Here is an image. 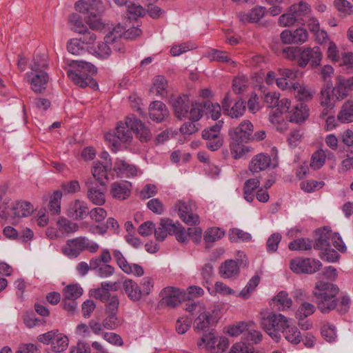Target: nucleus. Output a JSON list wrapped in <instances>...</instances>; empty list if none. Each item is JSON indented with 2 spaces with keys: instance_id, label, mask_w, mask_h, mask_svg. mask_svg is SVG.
Instances as JSON below:
<instances>
[{
  "instance_id": "obj_33",
  "label": "nucleus",
  "mask_w": 353,
  "mask_h": 353,
  "mask_svg": "<svg viewBox=\"0 0 353 353\" xmlns=\"http://www.w3.org/2000/svg\"><path fill=\"white\" fill-rule=\"evenodd\" d=\"M172 106L175 116L180 119H185L190 108L189 99L186 96L178 97L174 100Z\"/></svg>"
},
{
  "instance_id": "obj_28",
  "label": "nucleus",
  "mask_w": 353,
  "mask_h": 353,
  "mask_svg": "<svg viewBox=\"0 0 353 353\" xmlns=\"http://www.w3.org/2000/svg\"><path fill=\"white\" fill-rule=\"evenodd\" d=\"M149 114L151 119L161 122L169 114L165 105L159 101L152 102L149 107Z\"/></svg>"
},
{
  "instance_id": "obj_5",
  "label": "nucleus",
  "mask_w": 353,
  "mask_h": 353,
  "mask_svg": "<svg viewBox=\"0 0 353 353\" xmlns=\"http://www.w3.org/2000/svg\"><path fill=\"white\" fill-rule=\"evenodd\" d=\"M130 119H133V116L127 117L125 121L119 122L114 132H108L105 134V139L112 151L116 152L119 150V142L130 143L132 141L133 130L131 129V123L128 122Z\"/></svg>"
},
{
  "instance_id": "obj_36",
  "label": "nucleus",
  "mask_w": 353,
  "mask_h": 353,
  "mask_svg": "<svg viewBox=\"0 0 353 353\" xmlns=\"http://www.w3.org/2000/svg\"><path fill=\"white\" fill-rule=\"evenodd\" d=\"M285 339L292 344H299L302 340V336L299 329L295 326L290 325L289 321H287L286 326L281 330Z\"/></svg>"
},
{
  "instance_id": "obj_22",
  "label": "nucleus",
  "mask_w": 353,
  "mask_h": 353,
  "mask_svg": "<svg viewBox=\"0 0 353 353\" xmlns=\"http://www.w3.org/2000/svg\"><path fill=\"white\" fill-rule=\"evenodd\" d=\"M28 81L31 84L32 90L35 92H41L46 89L48 81V75L44 71L39 72H31L27 74Z\"/></svg>"
},
{
  "instance_id": "obj_29",
  "label": "nucleus",
  "mask_w": 353,
  "mask_h": 353,
  "mask_svg": "<svg viewBox=\"0 0 353 353\" xmlns=\"http://www.w3.org/2000/svg\"><path fill=\"white\" fill-rule=\"evenodd\" d=\"M270 164V157L267 154L260 153L252 158L249 168L252 172H258L266 170Z\"/></svg>"
},
{
  "instance_id": "obj_13",
  "label": "nucleus",
  "mask_w": 353,
  "mask_h": 353,
  "mask_svg": "<svg viewBox=\"0 0 353 353\" xmlns=\"http://www.w3.org/2000/svg\"><path fill=\"white\" fill-rule=\"evenodd\" d=\"M174 208L180 219L187 225H196L199 223V216L193 212V205L190 202L178 201Z\"/></svg>"
},
{
  "instance_id": "obj_9",
  "label": "nucleus",
  "mask_w": 353,
  "mask_h": 353,
  "mask_svg": "<svg viewBox=\"0 0 353 353\" xmlns=\"http://www.w3.org/2000/svg\"><path fill=\"white\" fill-rule=\"evenodd\" d=\"M229 341L225 337L216 336L214 333L205 334L198 341L197 345L205 349L209 353H221L228 347Z\"/></svg>"
},
{
  "instance_id": "obj_62",
  "label": "nucleus",
  "mask_w": 353,
  "mask_h": 353,
  "mask_svg": "<svg viewBox=\"0 0 353 353\" xmlns=\"http://www.w3.org/2000/svg\"><path fill=\"white\" fill-rule=\"evenodd\" d=\"M125 29V27L121 24H118L104 37V40L106 43H112L116 41L118 39L123 38Z\"/></svg>"
},
{
  "instance_id": "obj_51",
  "label": "nucleus",
  "mask_w": 353,
  "mask_h": 353,
  "mask_svg": "<svg viewBox=\"0 0 353 353\" xmlns=\"http://www.w3.org/2000/svg\"><path fill=\"white\" fill-rule=\"evenodd\" d=\"M249 326V322L241 321L229 325L227 328V333L231 336H238L243 334L245 337L246 331Z\"/></svg>"
},
{
  "instance_id": "obj_8",
  "label": "nucleus",
  "mask_w": 353,
  "mask_h": 353,
  "mask_svg": "<svg viewBox=\"0 0 353 353\" xmlns=\"http://www.w3.org/2000/svg\"><path fill=\"white\" fill-rule=\"evenodd\" d=\"M99 246L97 243L90 241L85 236H80L67 241L66 245L63 248L64 254L69 257H77L85 250L92 253L97 252Z\"/></svg>"
},
{
  "instance_id": "obj_47",
  "label": "nucleus",
  "mask_w": 353,
  "mask_h": 353,
  "mask_svg": "<svg viewBox=\"0 0 353 353\" xmlns=\"http://www.w3.org/2000/svg\"><path fill=\"white\" fill-rule=\"evenodd\" d=\"M82 288L78 284H71L65 287L63 290V295L65 299L76 300L83 294Z\"/></svg>"
},
{
  "instance_id": "obj_14",
  "label": "nucleus",
  "mask_w": 353,
  "mask_h": 353,
  "mask_svg": "<svg viewBox=\"0 0 353 353\" xmlns=\"http://www.w3.org/2000/svg\"><path fill=\"white\" fill-rule=\"evenodd\" d=\"M113 257L119 267L128 274H133L137 276H141L144 274L143 268L135 263H129L123 254L118 250L112 251Z\"/></svg>"
},
{
  "instance_id": "obj_24",
  "label": "nucleus",
  "mask_w": 353,
  "mask_h": 353,
  "mask_svg": "<svg viewBox=\"0 0 353 353\" xmlns=\"http://www.w3.org/2000/svg\"><path fill=\"white\" fill-rule=\"evenodd\" d=\"M114 170L119 176L131 177L141 174V171L135 165L121 159L115 161Z\"/></svg>"
},
{
  "instance_id": "obj_34",
  "label": "nucleus",
  "mask_w": 353,
  "mask_h": 353,
  "mask_svg": "<svg viewBox=\"0 0 353 353\" xmlns=\"http://www.w3.org/2000/svg\"><path fill=\"white\" fill-rule=\"evenodd\" d=\"M118 286L116 283L103 282L101 288L96 289L93 292V296L97 299H99L102 302H106L111 296L109 290L116 291Z\"/></svg>"
},
{
  "instance_id": "obj_30",
  "label": "nucleus",
  "mask_w": 353,
  "mask_h": 353,
  "mask_svg": "<svg viewBox=\"0 0 353 353\" xmlns=\"http://www.w3.org/2000/svg\"><path fill=\"white\" fill-rule=\"evenodd\" d=\"M205 57L208 58L210 61L225 63L229 68H234L237 65L236 62L232 60L227 53L223 51L210 49L205 52Z\"/></svg>"
},
{
  "instance_id": "obj_49",
  "label": "nucleus",
  "mask_w": 353,
  "mask_h": 353,
  "mask_svg": "<svg viewBox=\"0 0 353 353\" xmlns=\"http://www.w3.org/2000/svg\"><path fill=\"white\" fill-rule=\"evenodd\" d=\"M88 199L94 205H102L105 202V194L97 188H88Z\"/></svg>"
},
{
  "instance_id": "obj_23",
  "label": "nucleus",
  "mask_w": 353,
  "mask_h": 353,
  "mask_svg": "<svg viewBox=\"0 0 353 353\" xmlns=\"http://www.w3.org/2000/svg\"><path fill=\"white\" fill-rule=\"evenodd\" d=\"M131 188V183L127 181L114 182L110 186V194L117 199L125 200L130 196Z\"/></svg>"
},
{
  "instance_id": "obj_32",
  "label": "nucleus",
  "mask_w": 353,
  "mask_h": 353,
  "mask_svg": "<svg viewBox=\"0 0 353 353\" xmlns=\"http://www.w3.org/2000/svg\"><path fill=\"white\" fill-rule=\"evenodd\" d=\"M122 286L125 293L131 301H137L141 298L142 291L138 284L133 280H125Z\"/></svg>"
},
{
  "instance_id": "obj_1",
  "label": "nucleus",
  "mask_w": 353,
  "mask_h": 353,
  "mask_svg": "<svg viewBox=\"0 0 353 353\" xmlns=\"http://www.w3.org/2000/svg\"><path fill=\"white\" fill-rule=\"evenodd\" d=\"M339 288L332 283L319 281L313 290L317 307L321 312L327 313L337 307V297Z\"/></svg>"
},
{
  "instance_id": "obj_54",
  "label": "nucleus",
  "mask_w": 353,
  "mask_h": 353,
  "mask_svg": "<svg viewBox=\"0 0 353 353\" xmlns=\"http://www.w3.org/2000/svg\"><path fill=\"white\" fill-rule=\"evenodd\" d=\"M127 11L130 16L128 19H125V21H126V22H129V23H131V17L137 19V17L143 16L145 12V9L141 6L138 5L136 3H130L128 4L127 6Z\"/></svg>"
},
{
  "instance_id": "obj_7",
  "label": "nucleus",
  "mask_w": 353,
  "mask_h": 353,
  "mask_svg": "<svg viewBox=\"0 0 353 353\" xmlns=\"http://www.w3.org/2000/svg\"><path fill=\"white\" fill-rule=\"evenodd\" d=\"M310 12L309 5L303 1L294 3L290 6L287 12L281 14L278 20V23L281 27H288L301 23L302 17L308 14Z\"/></svg>"
},
{
  "instance_id": "obj_17",
  "label": "nucleus",
  "mask_w": 353,
  "mask_h": 353,
  "mask_svg": "<svg viewBox=\"0 0 353 353\" xmlns=\"http://www.w3.org/2000/svg\"><path fill=\"white\" fill-rule=\"evenodd\" d=\"M66 213L74 220H83L89 214L88 204L83 201L77 199L70 203Z\"/></svg>"
},
{
  "instance_id": "obj_59",
  "label": "nucleus",
  "mask_w": 353,
  "mask_h": 353,
  "mask_svg": "<svg viewBox=\"0 0 353 353\" xmlns=\"http://www.w3.org/2000/svg\"><path fill=\"white\" fill-rule=\"evenodd\" d=\"M350 298L345 292H341L337 298V307L335 308L341 314L348 312L350 307Z\"/></svg>"
},
{
  "instance_id": "obj_27",
  "label": "nucleus",
  "mask_w": 353,
  "mask_h": 353,
  "mask_svg": "<svg viewBox=\"0 0 353 353\" xmlns=\"http://www.w3.org/2000/svg\"><path fill=\"white\" fill-rule=\"evenodd\" d=\"M128 122H131V129L141 141L146 142L151 139L152 133L150 129L140 120L133 117V119H130Z\"/></svg>"
},
{
  "instance_id": "obj_16",
  "label": "nucleus",
  "mask_w": 353,
  "mask_h": 353,
  "mask_svg": "<svg viewBox=\"0 0 353 353\" xmlns=\"http://www.w3.org/2000/svg\"><path fill=\"white\" fill-rule=\"evenodd\" d=\"M279 74L280 77L276 79L277 86L283 90H290L292 87V84L296 79H298L301 73L299 70H292L288 68H283L279 70Z\"/></svg>"
},
{
  "instance_id": "obj_61",
  "label": "nucleus",
  "mask_w": 353,
  "mask_h": 353,
  "mask_svg": "<svg viewBox=\"0 0 353 353\" xmlns=\"http://www.w3.org/2000/svg\"><path fill=\"white\" fill-rule=\"evenodd\" d=\"M67 49L70 53L76 55L81 54L85 51L83 43L77 38L72 39L68 42Z\"/></svg>"
},
{
  "instance_id": "obj_39",
  "label": "nucleus",
  "mask_w": 353,
  "mask_h": 353,
  "mask_svg": "<svg viewBox=\"0 0 353 353\" xmlns=\"http://www.w3.org/2000/svg\"><path fill=\"white\" fill-rule=\"evenodd\" d=\"M244 142V141H241L236 139H231L230 148L231 151V155L234 159H240L245 153L250 152L248 147L243 144Z\"/></svg>"
},
{
  "instance_id": "obj_10",
  "label": "nucleus",
  "mask_w": 353,
  "mask_h": 353,
  "mask_svg": "<svg viewBox=\"0 0 353 353\" xmlns=\"http://www.w3.org/2000/svg\"><path fill=\"white\" fill-rule=\"evenodd\" d=\"M223 121H219L216 124L202 132V137L206 141V147L211 151L219 150L223 145V139L220 134Z\"/></svg>"
},
{
  "instance_id": "obj_64",
  "label": "nucleus",
  "mask_w": 353,
  "mask_h": 353,
  "mask_svg": "<svg viewBox=\"0 0 353 353\" xmlns=\"http://www.w3.org/2000/svg\"><path fill=\"white\" fill-rule=\"evenodd\" d=\"M248 85V79L245 76H238L233 80L232 88L235 93L245 91Z\"/></svg>"
},
{
  "instance_id": "obj_41",
  "label": "nucleus",
  "mask_w": 353,
  "mask_h": 353,
  "mask_svg": "<svg viewBox=\"0 0 353 353\" xmlns=\"http://www.w3.org/2000/svg\"><path fill=\"white\" fill-rule=\"evenodd\" d=\"M204 108L205 106L203 103L192 102L191 104L190 103V108L185 119H188L192 121H199L203 116Z\"/></svg>"
},
{
  "instance_id": "obj_25",
  "label": "nucleus",
  "mask_w": 353,
  "mask_h": 353,
  "mask_svg": "<svg viewBox=\"0 0 353 353\" xmlns=\"http://www.w3.org/2000/svg\"><path fill=\"white\" fill-rule=\"evenodd\" d=\"M112 162H105V165L102 164L99 161L94 162L92 169V174L94 178L101 184L105 185L108 180L107 176L108 170L112 168Z\"/></svg>"
},
{
  "instance_id": "obj_56",
  "label": "nucleus",
  "mask_w": 353,
  "mask_h": 353,
  "mask_svg": "<svg viewBox=\"0 0 353 353\" xmlns=\"http://www.w3.org/2000/svg\"><path fill=\"white\" fill-rule=\"evenodd\" d=\"M62 193L60 191H55L50 197L49 202V210L53 214H58L61 212V200Z\"/></svg>"
},
{
  "instance_id": "obj_48",
  "label": "nucleus",
  "mask_w": 353,
  "mask_h": 353,
  "mask_svg": "<svg viewBox=\"0 0 353 353\" xmlns=\"http://www.w3.org/2000/svg\"><path fill=\"white\" fill-rule=\"evenodd\" d=\"M279 310H285L292 305V301L285 291H281L273 299Z\"/></svg>"
},
{
  "instance_id": "obj_60",
  "label": "nucleus",
  "mask_w": 353,
  "mask_h": 353,
  "mask_svg": "<svg viewBox=\"0 0 353 353\" xmlns=\"http://www.w3.org/2000/svg\"><path fill=\"white\" fill-rule=\"evenodd\" d=\"M248 328L244 339L255 344L260 343L263 339L261 332L254 329V324L252 322H249Z\"/></svg>"
},
{
  "instance_id": "obj_57",
  "label": "nucleus",
  "mask_w": 353,
  "mask_h": 353,
  "mask_svg": "<svg viewBox=\"0 0 353 353\" xmlns=\"http://www.w3.org/2000/svg\"><path fill=\"white\" fill-rule=\"evenodd\" d=\"M225 232L219 228H211L205 231L204 240L206 243H213L221 239Z\"/></svg>"
},
{
  "instance_id": "obj_52",
  "label": "nucleus",
  "mask_w": 353,
  "mask_h": 353,
  "mask_svg": "<svg viewBox=\"0 0 353 353\" xmlns=\"http://www.w3.org/2000/svg\"><path fill=\"white\" fill-rule=\"evenodd\" d=\"M326 152L329 154L330 153L322 149H319L313 153L310 161L311 168L314 170H318L324 165L327 156Z\"/></svg>"
},
{
  "instance_id": "obj_38",
  "label": "nucleus",
  "mask_w": 353,
  "mask_h": 353,
  "mask_svg": "<svg viewBox=\"0 0 353 353\" xmlns=\"http://www.w3.org/2000/svg\"><path fill=\"white\" fill-rule=\"evenodd\" d=\"M336 99H343L347 96L348 92L352 90L346 78L339 76L336 78L335 86L332 88Z\"/></svg>"
},
{
  "instance_id": "obj_46",
  "label": "nucleus",
  "mask_w": 353,
  "mask_h": 353,
  "mask_svg": "<svg viewBox=\"0 0 353 353\" xmlns=\"http://www.w3.org/2000/svg\"><path fill=\"white\" fill-rule=\"evenodd\" d=\"M68 21L70 29L78 34L85 32L88 28L87 26L83 23L81 17L77 13L71 14L69 16Z\"/></svg>"
},
{
  "instance_id": "obj_35",
  "label": "nucleus",
  "mask_w": 353,
  "mask_h": 353,
  "mask_svg": "<svg viewBox=\"0 0 353 353\" xmlns=\"http://www.w3.org/2000/svg\"><path fill=\"white\" fill-rule=\"evenodd\" d=\"M266 10L262 6H256L248 12L239 14V19L243 22L256 23L265 14Z\"/></svg>"
},
{
  "instance_id": "obj_26",
  "label": "nucleus",
  "mask_w": 353,
  "mask_h": 353,
  "mask_svg": "<svg viewBox=\"0 0 353 353\" xmlns=\"http://www.w3.org/2000/svg\"><path fill=\"white\" fill-rule=\"evenodd\" d=\"M309 116L307 105L303 103H299L293 106L288 112V119L290 122L301 123L304 122Z\"/></svg>"
},
{
  "instance_id": "obj_12",
  "label": "nucleus",
  "mask_w": 353,
  "mask_h": 353,
  "mask_svg": "<svg viewBox=\"0 0 353 353\" xmlns=\"http://www.w3.org/2000/svg\"><path fill=\"white\" fill-rule=\"evenodd\" d=\"M290 269L296 273L312 274L318 271L321 263L312 259L296 258L292 259L290 263Z\"/></svg>"
},
{
  "instance_id": "obj_50",
  "label": "nucleus",
  "mask_w": 353,
  "mask_h": 353,
  "mask_svg": "<svg viewBox=\"0 0 353 353\" xmlns=\"http://www.w3.org/2000/svg\"><path fill=\"white\" fill-rule=\"evenodd\" d=\"M259 282V276L254 275L250 279L245 287L236 296L242 297L244 299H248L250 295L254 291Z\"/></svg>"
},
{
  "instance_id": "obj_43",
  "label": "nucleus",
  "mask_w": 353,
  "mask_h": 353,
  "mask_svg": "<svg viewBox=\"0 0 353 353\" xmlns=\"http://www.w3.org/2000/svg\"><path fill=\"white\" fill-rule=\"evenodd\" d=\"M168 81L164 76L158 75L153 80L152 92L161 97H164L167 94Z\"/></svg>"
},
{
  "instance_id": "obj_42",
  "label": "nucleus",
  "mask_w": 353,
  "mask_h": 353,
  "mask_svg": "<svg viewBox=\"0 0 353 353\" xmlns=\"http://www.w3.org/2000/svg\"><path fill=\"white\" fill-rule=\"evenodd\" d=\"M335 93L330 88H324L321 92L320 103L325 109H331L336 101Z\"/></svg>"
},
{
  "instance_id": "obj_3",
  "label": "nucleus",
  "mask_w": 353,
  "mask_h": 353,
  "mask_svg": "<svg viewBox=\"0 0 353 353\" xmlns=\"http://www.w3.org/2000/svg\"><path fill=\"white\" fill-rule=\"evenodd\" d=\"M283 56L290 60L294 61L300 67H305L310 61L312 67L319 65L322 59V52L318 46L313 48L286 47L283 50Z\"/></svg>"
},
{
  "instance_id": "obj_18",
  "label": "nucleus",
  "mask_w": 353,
  "mask_h": 353,
  "mask_svg": "<svg viewBox=\"0 0 353 353\" xmlns=\"http://www.w3.org/2000/svg\"><path fill=\"white\" fill-rule=\"evenodd\" d=\"M231 99L230 94L228 93L222 102V108L224 114L230 116L232 118H238L242 116L245 110V105L243 101L238 100L230 108Z\"/></svg>"
},
{
  "instance_id": "obj_19",
  "label": "nucleus",
  "mask_w": 353,
  "mask_h": 353,
  "mask_svg": "<svg viewBox=\"0 0 353 353\" xmlns=\"http://www.w3.org/2000/svg\"><path fill=\"white\" fill-rule=\"evenodd\" d=\"M254 127L248 120L242 121L239 126L234 128L229 131L230 139H236L241 141H248L253 132Z\"/></svg>"
},
{
  "instance_id": "obj_2",
  "label": "nucleus",
  "mask_w": 353,
  "mask_h": 353,
  "mask_svg": "<svg viewBox=\"0 0 353 353\" xmlns=\"http://www.w3.org/2000/svg\"><path fill=\"white\" fill-rule=\"evenodd\" d=\"M70 66L72 69L68 70L67 74L75 85L82 88L88 86L92 88L98 87L97 81L92 77L97 73L94 65L84 61H73Z\"/></svg>"
},
{
  "instance_id": "obj_55",
  "label": "nucleus",
  "mask_w": 353,
  "mask_h": 353,
  "mask_svg": "<svg viewBox=\"0 0 353 353\" xmlns=\"http://www.w3.org/2000/svg\"><path fill=\"white\" fill-rule=\"evenodd\" d=\"M322 337L327 342L332 343L335 341L336 334L335 327L329 323H323L321 327Z\"/></svg>"
},
{
  "instance_id": "obj_11",
  "label": "nucleus",
  "mask_w": 353,
  "mask_h": 353,
  "mask_svg": "<svg viewBox=\"0 0 353 353\" xmlns=\"http://www.w3.org/2000/svg\"><path fill=\"white\" fill-rule=\"evenodd\" d=\"M161 303L168 307H177L186 299V293L183 290L174 287H166L160 293Z\"/></svg>"
},
{
  "instance_id": "obj_20",
  "label": "nucleus",
  "mask_w": 353,
  "mask_h": 353,
  "mask_svg": "<svg viewBox=\"0 0 353 353\" xmlns=\"http://www.w3.org/2000/svg\"><path fill=\"white\" fill-rule=\"evenodd\" d=\"M33 205L28 201H16L8 212V217L16 219L26 217L33 212Z\"/></svg>"
},
{
  "instance_id": "obj_40",
  "label": "nucleus",
  "mask_w": 353,
  "mask_h": 353,
  "mask_svg": "<svg viewBox=\"0 0 353 353\" xmlns=\"http://www.w3.org/2000/svg\"><path fill=\"white\" fill-rule=\"evenodd\" d=\"M337 118L342 123L353 121V101L348 100L342 105Z\"/></svg>"
},
{
  "instance_id": "obj_58",
  "label": "nucleus",
  "mask_w": 353,
  "mask_h": 353,
  "mask_svg": "<svg viewBox=\"0 0 353 353\" xmlns=\"http://www.w3.org/2000/svg\"><path fill=\"white\" fill-rule=\"evenodd\" d=\"M312 247V241L307 239H298L292 242L288 245V248L290 250H308Z\"/></svg>"
},
{
  "instance_id": "obj_21",
  "label": "nucleus",
  "mask_w": 353,
  "mask_h": 353,
  "mask_svg": "<svg viewBox=\"0 0 353 353\" xmlns=\"http://www.w3.org/2000/svg\"><path fill=\"white\" fill-rule=\"evenodd\" d=\"M199 316L194 320V327L196 330H204L214 325L216 322V318L203 306L199 310Z\"/></svg>"
},
{
  "instance_id": "obj_37",
  "label": "nucleus",
  "mask_w": 353,
  "mask_h": 353,
  "mask_svg": "<svg viewBox=\"0 0 353 353\" xmlns=\"http://www.w3.org/2000/svg\"><path fill=\"white\" fill-rule=\"evenodd\" d=\"M290 90H293L295 98L299 101H308L313 97L312 90L299 82L292 84V87Z\"/></svg>"
},
{
  "instance_id": "obj_63",
  "label": "nucleus",
  "mask_w": 353,
  "mask_h": 353,
  "mask_svg": "<svg viewBox=\"0 0 353 353\" xmlns=\"http://www.w3.org/2000/svg\"><path fill=\"white\" fill-rule=\"evenodd\" d=\"M315 311V306L310 303H303L299 307L296 312L297 319H303L310 315H312Z\"/></svg>"
},
{
  "instance_id": "obj_45",
  "label": "nucleus",
  "mask_w": 353,
  "mask_h": 353,
  "mask_svg": "<svg viewBox=\"0 0 353 353\" xmlns=\"http://www.w3.org/2000/svg\"><path fill=\"white\" fill-rule=\"evenodd\" d=\"M68 338L62 333L57 332L51 345V350L54 352H61L68 346Z\"/></svg>"
},
{
  "instance_id": "obj_4",
  "label": "nucleus",
  "mask_w": 353,
  "mask_h": 353,
  "mask_svg": "<svg viewBox=\"0 0 353 353\" xmlns=\"http://www.w3.org/2000/svg\"><path fill=\"white\" fill-rule=\"evenodd\" d=\"M75 9L85 14V22L91 30H102L105 28V23L101 17V13L103 10L101 0H80L76 2Z\"/></svg>"
},
{
  "instance_id": "obj_15",
  "label": "nucleus",
  "mask_w": 353,
  "mask_h": 353,
  "mask_svg": "<svg viewBox=\"0 0 353 353\" xmlns=\"http://www.w3.org/2000/svg\"><path fill=\"white\" fill-rule=\"evenodd\" d=\"M281 41L285 44L301 45L307 41L308 32L306 29L299 28L294 31L284 30L280 34Z\"/></svg>"
},
{
  "instance_id": "obj_44",
  "label": "nucleus",
  "mask_w": 353,
  "mask_h": 353,
  "mask_svg": "<svg viewBox=\"0 0 353 353\" xmlns=\"http://www.w3.org/2000/svg\"><path fill=\"white\" fill-rule=\"evenodd\" d=\"M59 231L62 234H70L77 232L79 230L77 223H74L65 217H60L57 222Z\"/></svg>"
},
{
  "instance_id": "obj_53",
  "label": "nucleus",
  "mask_w": 353,
  "mask_h": 353,
  "mask_svg": "<svg viewBox=\"0 0 353 353\" xmlns=\"http://www.w3.org/2000/svg\"><path fill=\"white\" fill-rule=\"evenodd\" d=\"M270 121L276 126L278 131L284 132L288 128V124L283 117L279 114V112H271L269 117Z\"/></svg>"
},
{
  "instance_id": "obj_31",
  "label": "nucleus",
  "mask_w": 353,
  "mask_h": 353,
  "mask_svg": "<svg viewBox=\"0 0 353 353\" xmlns=\"http://www.w3.org/2000/svg\"><path fill=\"white\" fill-rule=\"evenodd\" d=\"M219 274L223 279H232L238 276L239 267L236 261L234 260H226L219 268Z\"/></svg>"
},
{
  "instance_id": "obj_6",
  "label": "nucleus",
  "mask_w": 353,
  "mask_h": 353,
  "mask_svg": "<svg viewBox=\"0 0 353 353\" xmlns=\"http://www.w3.org/2000/svg\"><path fill=\"white\" fill-rule=\"evenodd\" d=\"M288 319L281 314L270 312L261 313L260 324L265 332L275 341L281 339L280 332L287 325Z\"/></svg>"
}]
</instances>
